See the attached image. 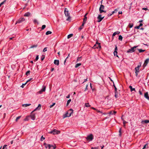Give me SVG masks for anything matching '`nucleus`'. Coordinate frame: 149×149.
<instances>
[{"mask_svg": "<svg viewBox=\"0 0 149 149\" xmlns=\"http://www.w3.org/2000/svg\"><path fill=\"white\" fill-rule=\"evenodd\" d=\"M64 13L66 16L68 17V18L66 20H68L70 18V13L68 12V10L67 8H65L64 10Z\"/></svg>", "mask_w": 149, "mask_h": 149, "instance_id": "1", "label": "nucleus"}, {"mask_svg": "<svg viewBox=\"0 0 149 149\" xmlns=\"http://www.w3.org/2000/svg\"><path fill=\"white\" fill-rule=\"evenodd\" d=\"M60 132L58 130L55 129L49 132V133L52 134L54 135L56 134H60Z\"/></svg>", "mask_w": 149, "mask_h": 149, "instance_id": "2", "label": "nucleus"}, {"mask_svg": "<svg viewBox=\"0 0 149 149\" xmlns=\"http://www.w3.org/2000/svg\"><path fill=\"white\" fill-rule=\"evenodd\" d=\"M87 140L90 141H92L93 139V136L92 134H91L88 136H87V137L86 138Z\"/></svg>", "mask_w": 149, "mask_h": 149, "instance_id": "3", "label": "nucleus"}, {"mask_svg": "<svg viewBox=\"0 0 149 149\" xmlns=\"http://www.w3.org/2000/svg\"><path fill=\"white\" fill-rule=\"evenodd\" d=\"M100 43H99L98 42H96L95 44L94 45L93 48H99L100 49L101 48V47L100 45Z\"/></svg>", "mask_w": 149, "mask_h": 149, "instance_id": "4", "label": "nucleus"}, {"mask_svg": "<svg viewBox=\"0 0 149 149\" xmlns=\"http://www.w3.org/2000/svg\"><path fill=\"white\" fill-rule=\"evenodd\" d=\"M137 47V46H134L133 47H132L130 49H129L127 52L131 53L134 52L135 51L134 49Z\"/></svg>", "mask_w": 149, "mask_h": 149, "instance_id": "5", "label": "nucleus"}, {"mask_svg": "<svg viewBox=\"0 0 149 149\" xmlns=\"http://www.w3.org/2000/svg\"><path fill=\"white\" fill-rule=\"evenodd\" d=\"M104 6L102 5H101L99 8V11L100 13H103V9H104Z\"/></svg>", "mask_w": 149, "mask_h": 149, "instance_id": "6", "label": "nucleus"}, {"mask_svg": "<svg viewBox=\"0 0 149 149\" xmlns=\"http://www.w3.org/2000/svg\"><path fill=\"white\" fill-rule=\"evenodd\" d=\"M104 17H101V15H98L97 17L98 19L97 22H101L102 20V19L104 18Z\"/></svg>", "mask_w": 149, "mask_h": 149, "instance_id": "7", "label": "nucleus"}, {"mask_svg": "<svg viewBox=\"0 0 149 149\" xmlns=\"http://www.w3.org/2000/svg\"><path fill=\"white\" fill-rule=\"evenodd\" d=\"M149 61V59L147 58L146 60L145 61L143 65V66L144 67L146 66L147 65Z\"/></svg>", "mask_w": 149, "mask_h": 149, "instance_id": "8", "label": "nucleus"}, {"mask_svg": "<svg viewBox=\"0 0 149 149\" xmlns=\"http://www.w3.org/2000/svg\"><path fill=\"white\" fill-rule=\"evenodd\" d=\"M25 19L24 18H20L17 21V23H19L24 21Z\"/></svg>", "mask_w": 149, "mask_h": 149, "instance_id": "9", "label": "nucleus"}, {"mask_svg": "<svg viewBox=\"0 0 149 149\" xmlns=\"http://www.w3.org/2000/svg\"><path fill=\"white\" fill-rule=\"evenodd\" d=\"M68 111V112H69V114H68V117H70L71 116V114L73 112V110L70 109Z\"/></svg>", "mask_w": 149, "mask_h": 149, "instance_id": "10", "label": "nucleus"}, {"mask_svg": "<svg viewBox=\"0 0 149 149\" xmlns=\"http://www.w3.org/2000/svg\"><path fill=\"white\" fill-rule=\"evenodd\" d=\"M149 123V120H142L141 122V123L143 124H144L148 123Z\"/></svg>", "mask_w": 149, "mask_h": 149, "instance_id": "11", "label": "nucleus"}, {"mask_svg": "<svg viewBox=\"0 0 149 149\" xmlns=\"http://www.w3.org/2000/svg\"><path fill=\"white\" fill-rule=\"evenodd\" d=\"M144 97L148 100H149V97L148 92H146L144 94Z\"/></svg>", "mask_w": 149, "mask_h": 149, "instance_id": "12", "label": "nucleus"}, {"mask_svg": "<svg viewBox=\"0 0 149 149\" xmlns=\"http://www.w3.org/2000/svg\"><path fill=\"white\" fill-rule=\"evenodd\" d=\"M41 105L40 104H39L38 105V106L33 111L37 110H39L41 108Z\"/></svg>", "mask_w": 149, "mask_h": 149, "instance_id": "13", "label": "nucleus"}, {"mask_svg": "<svg viewBox=\"0 0 149 149\" xmlns=\"http://www.w3.org/2000/svg\"><path fill=\"white\" fill-rule=\"evenodd\" d=\"M54 63L55 65H58L59 64V61L58 60H55L54 61Z\"/></svg>", "mask_w": 149, "mask_h": 149, "instance_id": "14", "label": "nucleus"}, {"mask_svg": "<svg viewBox=\"0 0 149 149\" xmlns=\"http://www.w3.org/2000/svg\"><path fill=\"white\" fill-rule=\"evenodd\" d=\"M140 67V66L138 65L137 67H136L135 68V72H139V68Z\"/></svg>", "mask_w": 149, "mask_h": 149, "instance_id": "15", "label": "nucleus"}, {"mask_svg": "<svg viewBox=\"0 0 149 149\" xmlns=\"http://www.w3.org/2000/svg\"><path fill=\"white\" fill-rule=\"evenodd\" d=\"M88 13H86L84 15V18L83 19V21L85 22H86L87 19V15Z\"/></svg>", "mask_w": 149, "mask_h": 149, "instance_id": "16", "label": "nucleus"}, {"mask_svg": "<svg viewBox=\"0 0 149 149\" xmlns=\"http://www.w3.org/2000/svg\"><path fill=\"white\" fill-rule=\"evenodd\" d=\"M116 113V111H110L108 114L110 115H115Z\"/></svg>", "mask_w": 149, "mask_h": 149, "instance_id": "17", "label": "nucleus"}, {"mask_svg": "<svg viewBox=\"0 0 149 149\" xmlns=\"http://www.w3.org/2000/svg\"><path fill=\"white\" fill-rule=\"evenodd\" d=\"M120 32L118 31H117L113 33V34L112 35V37H113L114 36L116 35L117 34H120Z\"/></svg>", "mask_w": 149, "mask_h": 149, "instance_id": "18", "label": "nucleus"}, {"mask_svg": "<svg viewBox=\"0 0 149 149\" xmlns=\"http://www.w3.org/2000/svg\"><path fill=\"white\" fill-rule=\"evenodd\" d=\"M129 88L130 89V90L131 91H135V90L134 88H132V87L131 86H129Z\"/></svg>", "mask_w": 149, "mask_h": 149, "instance_id": "19", "label": "nucleus"}, {"mask_svg": "<svg viewBox=\"0 0 149 149\" xmlns=\"http://www.w3.org/2000/svg\"><path fill=\"white\" fill-rule=\"evenodd\" d=\"M30 15V13L29 12H28L25 14L24 15V16L26 17H28Z\"/></svg>", "mask_w": 149, "mask_h": 149, "instance_id": "20", "label": "nucleus"}, {"mask_svg": "<svg viewBox=\"0 0 149 149\" xmlns=\"http://www.w3.org/2000/svg\"><path fill=\"white\" fill-rule=\"evenodd\" d=\"M31 105V104H22V106L24 107H27V106H29Z\"/></svg>", "mask_w": 149, "mask_h": 149, "instance_id": "21", "label": "nucleus"}, {"mask_svg": "<svg viewBox=\"0 0 149 149\" xmlns=\"http://www.w3.org/2000/svg\"><path fill=\"white\" fill-rule=\"evenodd\" d=\"M138 50L139 51V53L143 52H144L145 51V50H145V49L143 50L141 49H138Z\"/></svg>", "mask_w": 149, "mask_h": 149, "instance_id": "22", "label": "nucleus"}, {"mask_svg": "<svg viewBox=\"0 0 149 149\" xmlns=\"http://www.w3.org/2000/svg\"><path fill=\"white\" fill-rule=\"evenodd\" d=\"M56 148V147L55 145H52L50 149H55Z\"/></svg>", "mask_w": 149, "mask_h": 149, "instance_id": "23", "label": "nucleus"}, {"mask_svg": "<svg viewBox=\"0 0 149 149\" xmlns=\"http://www.w3.org/2000/svg\"><path fill=\"white\" fill-rule=\"evenodd\" d=\"M117 53H118L116 51H114V52H113V54H114V56H116V57H119L118 55H117Z\"/></svg>", "mask_w": 149, "mask_h": 149, "instance_id": "24", "label": "nucleus"}, {"mask_svg": "<svg viewBox=\"0 0 149 149\" xmlns=\"http://www.w3.org/2000/svg\"><path fill=\"white\" fill-rule=\"evenodd\" d=\"M81 65V63H78L76 64L75 66V68H77Z\"/></svg>", "mask_w": 149, "mask_h": 149, "instance_id": "25", "label": "nucleus"}, {"mask_svg": "<svg viewBox=\"0 0 149 149\" xmlns=\"http://www.w3.org/2000/svg\"><path fill=\"white\" fill-rule=\"evenodd\" d=\"M52 33V32L50 31H48L46 33V35H47L51 34Z\"/></svg>", "mask_w": 149, "mask_h": 149, "instance_id": "26", "label": "nucleus"}, {"mask_svg": "<svg viewBox=\"0 0 149 149\" xmlns=\"http://www.w3.org/2000/svg\"><path fill=\"white\" fill-rule=\"evenodd\" d=\"M148 146V143H146L143 146L142 149H145L146 148H147Z\"/></svg>", "mask_w": 149, "mask_h": 149, "instance_id": "27", "label": "nucleus"}, {"mask_svg": "<svg viewBox=\"0 0 149 149\" xmlns=\"http://www.w3.org/2000/svg\"><path fill=\"white\" fill-rule=\"evenodd\" d=\"M122 39H123L122 36L120 35H119V37H118V40L120 41H122Z\"/></svg>", "mask_w": 149, "mask_h": 149, "instance_id": "28", "label": "nucleus"}, {"mask_svg": "<svg viewBox=\"0 0 149 149\" xmlns=\"http://www.w3.org/2000/svg\"><path fill=\"white\" fill-rule=\"evenodd\" d=\"M115 97L116 98H117L118 97V95H117L118 92H117V91H115Z\"/></svg>", "mask_w": 149, "mask_h": 149, "instance_id": "29", "label": "nucleus"}, {"mask_svg": "<svg viewBox=\"0 0 149 149\" xmlns=\"http://www.w3.org/2000/svg\"><path fill=\"white\" fill-rule=\"evenodd\" d=\"M133 24L132 23V24L130 23L128 25V26L129 27V28H132L133 27Z\"/></svg>", "mask_w": 149, "mask_h": 149, "instance_id": "30", "label": "nucleus"}, {"mask_svg": "<svg viewBox=\"0 0 149 149\" xmlns=\"http://www.w3.org/2000/svg\"><path fill=\"white\" fill-rule=\"evenodd\" d=\"M68 114H69V112H68V111L65 114V116H64V118H65L66 117H68Z\"/></svg>", "mask_w": 149, "mask_h": 149, "instance_id": "31", "label": "nucleus"}, {"mask_svg": "<svg viewBox=\"0 0 149 149\" xmlns=\"http://www.w3.org/2000/svg\"><path fill=\"white\" fill-rule=\"evenodd\" d=\"M45 86L40 91V92H42L45 91Z\"/></svg>", "mask_w": 149, "mask_h": 149, "instance_id": "32", "label": "nucleus"}, {"mask_svg": "<svg viewBox=\"0 0 149 149\" xmlns=\"http://www.w3.org/2000/svg\"><path fill=\"white\" fill-rule=\"evenodd\" d=\"M37 46H38L37 45H33L30 47V48H33L34 47H37Z\"/></svg>", "mask_w": 149, "mask_h": 149, "instance_id": "33", "label": "nucleus"}, {"mask_svg": "<svg viewBox=\"0 0 149 149\" xmlns=\"http://www.w3.org/2000/svg\"><path fill=\"white\" fill-rule=\"evenodd\" d=\"M32 79V78H30L24 84V85H25L28 82L31 81Z\"/></svg>", "mask_w": 149, "mask_h": 149, "instance_id": "34", "label": "nucleus"}, {"mask_svg": "<svg viewBox=\"0 0 149 149\" xmlns=\"http://www.w3.org/2000/svg\"><path fill=\"white\" fill-rule=\"evenodd\" d=\"M85 106L86 107H90L91 105H89V103H86L85 104Z\"/></svg>", "mask_w": 149, "mask_h": 149, "instance_id": "35", "label": "nucleus"}, {"mask_svg": "<svg viewBox=\"0 0 149 149\" xmlns=\"http://www.w3.org/2000/svg\"><path fill=\"white\" fill-rule=\"evenodd\" d=\"M72 36H73L72 34H70L68 36V38H70Z\"/></svg>", "mask_w": 149, "mask_h": 149, "instance_id": "36", "label": "nucleus"}, {"mask_svg": "<svg viewBox=\"0 0 149 149\" xmlns=\"http://www.w3.org/2000/svg\"><path fill=\"white\" fill-rule=\"evenodd\" d=\"M71 101V99H69L68 100V101L67 102V106L70 103V102Z\"/></svg>", "mask_w": 149, "mask_h": 149, "instance_id": "37", "label": "nucleus"}, {"mask_svg": "<svg viewBox=\"0 0 149 149\" xmlns=\"http://www.w3.org/2000/svg\"><path fill=\"white\" fill-rule=\"evenodd\" d=\"M44 144V145H45V147L46 148H48V146L47 145H49V144H47V143H45Z\"/></svg>", "mask_w": 149, "mask_h": 149, "instance_id": "38", "label": "nucleus"}, {"mask_svg": "<svg viewBox=\"0 0 149 149\" xmlns=\"http://www.w3.org/2000/svg\"><path fill=\"white\" fill-rule=\"evenodd\" d=\"M121 128H120L119 129V135L120 136H121Z\"/></svg>", "mask_w": 149, "mask_h": 149, "instance_id": "39", "label": "nucleus"}, {"mask_svg": "<svg viewBox=\"0 0 149 149\" xmlns=\"http://www.w3.org/2000/svg\"><path fill=\"white\" fill-rule=\"evenodd\" d=\"M46 27V25H42V30H43Z\"/></svg>", "mask_w": 149, "mask_h": 149, "instance_id": "40", "label": "nucleus"}, {"mask_svg": "<svg viewBox=\"0 0 149 149\" xmlns=\"http://www.w3.org/2000/svg\"><path fill=\"white\" fill-rule=\"evenodd\" d=\"M55 104V103H53V104L52 105H51L49 106V107L50 108H52L53 106H54Z\"/></svg>", "mask_w": 149, "mask_h": 149, "instance_id": "41", "label": "nucleus"}, {"mask_svg": "<svg viewBox=\"0 0 149 149\" xmlns=\"http://www.w3.org/2000/svg\"><path fill=\"white\" fill-rule=\"evenodd\" d=\"M30 71L28 70V71H27V72L26 73V75H29V74H30Z\"/></svg>", "mask_w": 149, "mask_h": 149, "instance_id": "42", "label": "nucleus"}, {"mask_svg": "<svg viewBox=\"0 0 149 149\" xmlns=\"http://www.w3.org/2000/svg\"><path fill=\"white\" fill-rule=\"evenodd\" d=\"M6 0H4L3 2H1L0 4H1V5H2L4 4H5V2H6Z\"/></svg>", "mask_w": 149, "mask_h": 149, "instance_id": "43", "label": "nucleus"}, {"mask_svg": "<svg viewBox=\"0 0 149 149\" xmlns=\"http://www.w3.org/2000/svg\"><path fill=\"white\" fill-rule=\"evenodd\" d=\"M96 110V111H97V112H98V113H102V111H99V110H98L97 109H96V110ZM103 114H104V113H103Z\"/></svg>", "mask_w": 149, "mask_h": 149, "instance_id": "44", "label": "nucleus"}, {"mask_svg": "<svg viewBox=\"0 0 149 149\" xmlns=\"http://www.w3.org/2000/svg\"><path fill=\"white\" fill-rule=\"evenodd\" d=\"M45 139V138L43 137V136H42L41 137V138L40 139V141H43V140H44Z\"/></svg>", "mask_w": 149, "mask_h": 149, "instance_id": "45", "label": "nucleus"}, {"mask_svg": "<svg viewBox=\"0 0 149 149\" xmlns=\"http://www.w3.org/2000/svg\"><path fill=\"white\" fill-rule=\"evenodd\" d=\"M123 124H124V126H125V124L126 123H127V122L125 121L124 120H123Z\"/></svg>", "mask_w": 149, "mask_h": 149, "instance_id": "46", "label": "nucleus"}, {"mask_svg": "<svg viewBox=\"0 0 149 149\" xmlns=\"http://www.w3.org/2000/svg\"><path fill=\"white\" fill-rule=\"evenodd\" d=\"M21 118V116H19L17 117L16 118L15 120L17 121Z\"/></svg>", "mask_w": 149, "mask_h": 149, "instance_id": "47", "label": "nucleus"}, {"mask_svg": "<svg viewBox=\"0 0 149 149\" xmlns=\"http://www.w3.org/2000/svg\"><path fill=\"white\" fill-rule=\"evenodd\" d=\"M31 117L32 119L33 120H34L35 119V118L34 117V116L33 115H31Z\"/></svg>", "mask_w": 149, "mask_h": 149, "instance_id": "48", "label": "nucleus"}, {"mask_svg": "<svg viewBox=\"0 0 149 149\" xmlns=\"http://www.w3.org/2000/svg\"><path fill=\"white\" fill-rule=\"evenodd\" d=\"M113 86H114V87L115 91H117V89L114 83H113Z\"/></svg>", "mask_w": 149, "mask_h": 149, "instance_id": "49", "label": "nucleus"}, {"mask_svg": "<svg viewBox=\"0 0 149 149\" xmlns=\"http://www.w3.org/2000/svg\"><path fill=\"white\" fill-rule=\"evenodd\" d=\"M47 47H45V48L44 49H43V52H45L47 51Z\"/></svg>", "mask_w": 149, "mask_h": 149, "instance_id": "50", "label": "nucleus"}, {"mask_svg": "<svg viewBox=\"0 0 149 149\" xmlns=\"http://www.w3.org/2000/svg\"><path fill=\"white\" fill-rule=\"evenodd\" d=\"M91 149H98V147H91Z\"/></svg>", "mask_w": 149, "mask_h": 149, "instance_id": "51", "label": "nucleus"}, {"mask_svg": "<svg viewBox=\"0 0 149 149\" xmlns=\"http://www.w3.org/2000/svg\"><path fill=\"white\" fill-rule=\"evenodd\" d=\"M38 56H39L38 55H37L36 56V59H35V60H36V61H37L38 60V59L39 58V57Z\"/></svg>", "mask_w": 149, "mask_h": 149, "instance_id": "52", "label": "nucleus"}, {"mask_svg": "<svg viewBox=\"0 0 149 149\" xmlns=\"http://www.w3.org/2000/svg\"><path fill=\"white\" fill-rule=\"evenodd\" d=\"M48 146V148L49 149H50L52 145H50L49 144V145H47Z\"/></svg>", "mask_w": 149, "mask_h": 149, "instance_id": "53", "label": "nucleus"}, {"mask_svg": "<svg viewBox=\"0 0 149 149\" xmlns=\"http://www.w3.org/2000/svg\"><path fill=\"white\" fill-rule=\"evenodd\" d=\"M33 22L35 23H37L38 24L37 20L36 19H34L33 20Z\"/></svg>", "mask_w": 149, "mask_h": 149, "instance_id": "54", "label": "nucleus"}, {"mask_svg": "<svg viewBox=\"0 0 149 149\" xmlns=\"http://www.w3.org/2000/svg\"><path fill=\"white\" fill-rule=\"evenodd\" d=\"M86 23V22H84L83 21V23H82L81 26L83 27V26H84V24Z\"/></svg>", "mask_w": 149, "mask_h": 149, "instance_id": "55", "label": "nucleus"}, {"mask_svg": "<svg viewBox=\"0 0 149 149\" xmlns=\"http://www.w3.org/2000/svg\"><path fill=\"white\" fill-rule=\"evenodd\" d=\"M114 51H116L117 52V51H118L117 47L116 45Z\"/></svg>", "mask_w": 149, "mask_h": 149, "instance_id": "56", "label": "nucleus"}, {"mask_svg": "<svg viewBox=\"0 0 149 149\" xmlns=\"http://www.w3.org/2000/svg\"><path fill=\"white\" fill-rule=\"evenodd\" d=\"M140 26H136L135 27V29H140Z\"/></svg>", "mask_w": 149, "mask_h": 149, "instance_id": "57", "label": "nucleus"}, {"mask_svg": "<svg viewBox=\"0 0 149 149\" xmlns=\"http://www.w3.org/2000/svg\"><path fill=\"white\" fill-rule=\"evenodd\" d=\"M83 28V27L82 26H81L79 28V30H81Z\"/></svg>", "mask_w": 149, "mask_h": 149, "instance_id": "58", "label": "nucleus"}, {"mask_svg": "<svg viewBox=\"0 0 149 149\" xmlns=\"http://www.w3.org/2000/svg\"><path fill=\"white\" fill-rule=\"evenodd\" d=\"M88 86V85H87L86 86V88H85V89L84 90V91H86L87 89V87Z\"/></svg>", "mask_w": 149, "mask_h": 149, "instance_id": "59", "label": "nucleus"}, {"mask_svg": "<svg viewBox=\"0 0 149 149\" xmlns=\"http://www.w3.org/2000/svg\"><path fill=\"white\" fill-rule=\"evenodd\" d=\"M142 10H148V9H147V8H142Z\"/></svg>", "mask_w": 149, "mask_h": 149, "instance_id": "60", "label": "nucleus"}, {"mask_svg": "<svg viewBox=\"0 0 149 149\" xmlns=\"http://www.w3.org/2000/svg\"><path fill=\"white\" fill-rule=\"evenodd\" d=\"M112 15V14L111 13H109L108 14V17H109V16H110L111 15Z\"/></svg>", "mask_w": 149, "mask_h": 149, "instance_id": "61", "label": "nucleus"}, {"mask_svg": "<svg viewBox=\"0 0 149 149\" xmlns=\"http://www.w3.org/2000/svg\"><path fill=\"white\" fill-rule=\"evenodd\" d=\"M81 58V57H80V58H78L77 59V61H80V59Z\"/></svg>", "mask_w": 149, "mask_h": 149, "instance_id": "62", "label": "nucleus"}, {"mask_svg": "<svg viewBox=\"0 0 149 149\" xmlns=\"http://www.w3.org/2000/svg\"><path fill=\"white\" fill-rule=\"evenodd\" d=\"M70 97V95H68L67 96H66V98H69Z\"/></svg>", "mask_w": 149, "mask_h": 149, "instance_id": "63", "label": "nucleus"}, {"mask_svg": "<svg viewBox=\"0 0 149 149\" xmlns=\"http://www.w3.org/2000/svg\"><path fill=\"white\" fill-rule=\"evenodd\" d=\"M139 93L140 95H142V92L141 91H139Z\"/></svg>", "mask_w": 149, "mask_h": 149, "instance_id": "64", "label": "nucleus"}]
</instances>
